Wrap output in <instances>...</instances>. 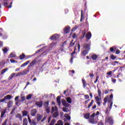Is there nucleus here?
Returning a JSON list of instances; mask_svg holds the SVG:
<instances>
[{
    "label": "nucleus",
    "instance_id": "nucleus-1",
    "mask_svg": "<svg viewBox=\"0 0 125 125\" xmlns=\"http://www.w3.org/2000/svg\"><path fill=\"white\" fill-rule=\"evenodd\" d=\"M27 119L28 120V123H29L30 125H37L38 124L36 121V119H33L31 120L30 118V116L28 115L27 116Z\"/></svg>",
    "mask_w": 125,
    "mask_h": 125
},
{
    "label": "nucleus",
    "instance_id": "nucleus-2",
    "mask_svg": "<svg viewBox=\"0 0 125 125\" xmlns=\"http://www.w3.org/2000/svg\"><path fill=\"white\" fill-rule=\"evenodd\" d=\"M105 122H106V123H108L109 125H114V121H113V118L111 116L106 117L105 119Z\"/></svg>",
    "mask_w": 125,
    "mask_h": 125
},
{
    "label": "nucleus",
    "instance_id": "nucleus-3",
    "mask_svg": "<svg viewBox=\"0 0 125 125\" xmlns=\"http://www.w3.org/2000/svg\"><path fill=\"white\" fill-rule=\"evenodd\" d=\"M110 100L108 101V103H109V104H108V106L109 109L110 110H111V109H112V107L113 106V102H112V100H113V94H111L110 95Z\"/></svg>",
    "mask_w": 125,
    "mask_h": 125
},
{
    "label": "nucleus",
    "instance_id": "nucleus-4",
    "mask_svg": "<svg viewBox=\"0 0 125 125\" xmlns=\"http://www.w3.org/2000/svg\"><path fill=\"white\" fill-rule=\"evenodd\" d=\"M58 39H59V35L58 34H54L50 38L51 41H57Z\"/></svg>",
    "mask_w": 125,
    "mask_h": 125
},
{
    "label": "nucleus",
    "instance_id": "nucleus-5",
    "mask_svg": "<svg viewBox=\"0 0 125 125\" xmlns=\"http://www.w3.org/2000/svg\"><path fill=\"white\" fill-rule=\"evenodd\" d=\"M70 31H71V27L69 26H66L64 27V29L63 30L64 34H69L70 33Z\"/></svg>",
    "mask_w": 125,
    "mask_h": 125
},
{
    "label": "nucleus",
    "instance_id": "nucleus-6",
    "mask_svg": "<svg viewBox=\"0 0 125 125\" xmlns=\"http://www.w3.org/2000/svg\"><path fill=\"white\" fill-rule=\"evenodd\" d=\"M90 44H87V43H85L83 45V48H84L85 49H86V50H88L89 51V50L90 49Z\"/></svg>",
    "mask_w": 125,
    "mask_h": 125
},
{
    "label": "nucleus",
    "instance_id": "nucleus-7",
    "mask_svg": "<svg viewBox=\"0 0 125 125\" xmlns=\"http://www.w3.org/2000/svg\"><path fill=\"white\" fill-rule=\"evenodd\" d=\"M37 64V58H35L33 61H32L28 65V67L30 68V67H33L34 65H36Z\"/></svg>",
    "mask_w": 125,
    "mask_h": 125
},
{
    "label": "nucleus",
    "instance_id": "nucleus-8",
    "mask_svg": "<svg viewBox=\"0 0 125 125\" xmlns=\"http://www.w3.org/2000/svg\"><path fill=\"white\" fill-rule=\"evenodd\" d=\"M35 104L39 108H42V104H43V102H42V101H41L40 102L38 101L35 103Z\"/></svg>",
    "mask_w": 125,
    "mask_h": 125
},
{
    "label": "nucleus",
    "instance_id": "nucleus-9",
    "mask_svg": "<svg viewBox=\"0 0 125 125\" xmlns=\"http://www.w3.org/2000/svg\"><path fill=\"white\" fill-rule=\"evenodd\" d=\"M37 111L36 109H33L30 111V115L32 117H35L36 116V114H37Z\"/></svg>",
    "mask_w": 125,
    "mask_h": 125
},
{
    "label": "nucleus",
    "instance_id": "nucleus-10",
    "mask_svg": "<svg viewBox=\"0 0 125 125\" xmlns=\"http://www.w3.org/2000/svg\"><path fill=\"white\" fill-rule=\"evenodd\" d=\"M22 118H23V116L20 113H18L16 115V119H18L20 121H22Z\"/></svg>",
    "mask_w": 125,
    "mask_h": 125
},
{
    "label": "nucleus",
    "instance_id": "nucleus-11",
    "mask_svg": "<svg viewBox=\"0 0 125 125\" xmlns=\"http://www.w3.org/2000/svg\"><path fill=\"white\" fill-rule=\"evenodd\" d=\"M57 102L59 106L61 105V96H59L57 97Z\"/></svg>",
    "mask_w": 125,
    "mask_h": 125
},
{
    "label": "nucleus",
    "instance_id": "nucleus-12",
    "mask_svg": "<svg viewBox=\"0 0 125 125\" xmlns=\"http://www.w3.org/2000/svg\"><path fill=\"white\" fill-rule=\"evenodd\" d=\"M91 32H88L86 35V40H89L90 39H91Z\"/></svg>",
    "mask_w": 125,
    "mask_h": 125
},
{
    "label": "nucleus",
    "instance_id": "nucleus-13",
    "mask_svg": "<svg viewBox=\"0 0 125 125\" xmlns=\"http://www.w3.org/2000/svg\"><path fill=\"white\" fill-rule=\"evenodd\" d=\"M11 98H12V97L11 96V95H7L6 96H5L4 97V98H3V99H4V101H5V100H6V99H8L9 100H10V99H11Z\"/></svg>",
    "mask_w": 125,
    "mask_h": 125
},
{
    "label": "nucleus",
    "instance_id": "nucleus-14",
    "mask_svg": "<svg viewBox=\"0 0 125 125\" xmlns=\"http://www.w3.org/2000/svg\"><path fill=\"white\" fill-rule=\"evenodd\" d=\"M42 117H43L42 115L37 114V122H40L42 120Z\"/></svg>",
    "mask_w": 125,
    "mask_h": 125
},
{
    "label": "nucleus",
    "instance_id": "nucleus-15",
    "mask_svg": "<svg viewBox=\"0 0 125 125\" xmlns=\"http://www.w3.org/2000/svg\"><path fill=\"white\" fill-rule=\"evenodd\" d=\"M91 58L92 59V60H97L98 56H97L96 54H93L91 56Z\"/></svg>",
    "mask_w": 125,
    "mask_h": 125
},
{
    "label": "nucleus",
    "instance_id": "nucleus-16",
    "mask_svg": "<svg viewBox=\"0 0 125 125\" xmlns=\"http://www.w3.org/2000/svg\"><path fill=\"white\" fill-rule=\"evenodd\" d=\"M13 104V102H12V101H9L8 102V104H7L8 108H11V107H12Z\"/></svg>",
    "mask_w": 125,
    "mask_h": 125
},
{
    "label": "nucleus",
    "instance_id": "nucleus-17",
    "mask_svg": "<svg viewBox=\"0 0 125 125\" xmlns=\"http://www.w3.org/2000/svg\"><path fill=\"white\" fill-rule=\"evenodd\" d=\"M43 105L45 108H47V107H49V106H49V101H47L45 102L43 104Z\"/></svg>",
    "mask_w": 125,
    "mask_h": 125
},
{
    "label": "nucleus",
    "instance_id": "nucleus-18",
    "mask_svg": "<svg viewBox=\"0 0 125 125\" xmlns=\"http://www.w3.org/2000/svg\"><path fill=\"white\" fill-rule=\"evenodd\" d=\"M88 51H89L87 50H83V51H82L81 52V53H82V55H83V56H85V55L88 54Z\"/></svg>",
    "mask_w": 125,
    "mask_h": 125
},
{
    "label": "nucleus",
    "instance_id": "nucleus-19",
    "mask_svg": "<svg viewBox=\"0 0 125 125\" xmlns=\"http://www.w3.org/2000/svg\"><path fill=\"white\" fill-rule=\"evenodd\" d=\"M6 113V109H3V111L1 112L0 118H3V116L5 115Z\"/></svg>",
    "mask_w": 125,
    "mask_h": 125
},
{
    "label": "nucleus",
    "instance_id": "nucleus-20",
    "mask_svg": "<svg viewBox=\"0 0 125 125\" xmlns=\"http://www.w3.org/2000/svg\"><path fill=\"white\" fill-rule=\"evenodd\" d=\"M29 63H30V61H26L25 62L21 65V68H22V67H25V66H27Z\"/></svg>",
    "mask_w": 125,
    "mask_h": 125
},
{
    "label": "nucleus",
    "instance_id": "nucleus-21",
    "mask_svg": "<svg viewBox=\"0 0 125 125\" xmlns=\"http://www.w3.org/2000/svg\"><path fill=\"white\" fill-rule=\"evenodd\" d=\"M93 103H94V100H92L91 101V103L89 104L88 107L86 108V109H89V108H90V107H91V106H92V105H93Z\"/></svg>",
    "mask_w": 125,
    "mask_h": 125
},
{
    "label": "nucleus",
    "instance_id": "nucleus-22",
    "mask_svg": "<svg viewBox=\"0 0 125 125\" xmlns=\"http://www.w3.org/2000/svg\"><path fill=\"white\" fill-rule=\"evenodd\" d=\"M22 125H28V119L27 118L23 119Z\"/></svg>",
    "mask_w": 125,
    "mask_h": 125
},
{
    "label": "nucleus",
    "instance_id": "nucleus-23",
    "mask_svg": "<svg viewBox=\"0 0 125 125\" xmlns=\"http://www.w3.org/2000/svg\"><path fill=\"white\" fill-rule=\"evenodd\" d=\"M19 57L20 60H23V59H25V54L22 53L21 55H20Z\"/></svg>",
    "mask_w": 125,
    "mask_h": 125
},
{
    "label": "nucleus",
    "instance_id": "nucleus-24",
    "mask_svg": "<svg viewBox=\"0 0 125 125\" xmlns=\"http://www.w3.org/2000/svg\"><path fill=\"white\" fill-rule=\"evenodd\" d=\"M58 110V108L57 106H52V113H54L55 111H57Z\"/></svg>",
    "mask_w": 125,
    "mask_h": 125
},
{
    "label": "nucleus",
    "instance_id": "nucleus-25",
    "mask_svg": "<svg viewBox=\"0 0 125 125\" xmlns=\"http://www.w3.org/2000/svg\"><path fill=\"white\" fill-rule=\"evenodd\" d=\"M22 117H26V116L28 115V111L26 110H23L22 112Z\"/></svg>",
    "mask_w": 125,
    "mask_h": 125
},
{
    "label": "nucleus",
    "instance_id": "nucleus-26",
    "mask_svg": "<svg viewBox=\"0 0 125 125\" xmlns=\"http://www.w3.org/2000/svg\"><path fill=\"white\" fill-rule=\"evenodd\" d=\"M82 83H83V87H85V86H86V85H87L86 81H85V80L82 79Z\"/></svg>",
    "mask_w": 125,
    "mask_h": 125
},
{
    "label": "nucleus",
    "instance_id": "nucleus-27",
    "mask_svg": "<svg viewBox=\"0 0 125 125\" xmlns=\"http://www.w3.org/2000/svg\"><path fill=\"white\" fill-rule=\"evenodd\" d=\"M104 102L103 103L104 106L106 105V103H107V101H108V98L107 97H105L104 99Z\"/></svg>",
    "mask_w": 125,
    "mask_h": 125
},
{
    "label": "nucleus",
    "instance_id": "nucleus-28",
    "mask_svg": "<svg viewBox=\"0 0 125 125\" xmlns=\"http://www.w3.org/2000/svg\"><path fill=\"white\" fill-rule=\"evenodd\" d=\"M59 116V113L58 112L56 111L53 114V117L54 118H57Z\"/></svg>",
    "mask_w": 125,
    "mask_h": 125
},
{
    "label": "nucleus",
    "instance_id": "nucleus-29",
    "mask_svg": "<svg viewBox=\"0 0 125 125\" xmlns=\"http://www.w3.org/2000/svg\"><path fill=\"white\" fill-rule=\"evenodd\" d=\"M55 123H56V120L53 119L49 125H55Z\"/></svg>",
    "mask_w": 125,
    "mask_h": 125
},
{
    "label": "nucleus",
    "instance_id": "nucleus-30",
    "mask_svg": "<svg viewBox=\"0 0 125 125\" xmlns=\"http://www.w3.org/2000/svg\"><path fill=\"white\" fill-rule=\"evenodd\" d=\"M64 117L66 118V120H68V121H70V120H71V117L68 114H65Z\"/></svg>",
    "mask_w": 125,
    "mask_h": 125
},
{
    "label": "nucleus",
    "instance_id": "nucleus-31",
    "mask_svg": "<svg viewBox=\"0 0 125 125\" xmlns=\"http://www.w3.org/2000/svg\"><path fill=\"white\" fill-rule=\"evenodd\" d=\"M8 70V68H4L3 70H1L0 72V75H3L6 71Z\"/></svg>",
    "mask_w": 125,
    "mask_h": 125
},
{
    "label": "nucleus",
    "instance_id": "nucleus-32",
    "mask_svg": "<svg viewBox=\"0 0 125 125\" xmlns=\"http://www.w3.org/2000/svg\"><path fill=\"white\" fill-rule=\"evenodd\" d=\"M85 119H89L90 118V114L89 113H86L84 115Z\"/></svg>",
    "mask_w": 125,
    "mask_h": 125
},
{
    "label": "nucleus",
    "instance_id": "nucleus-33",
    "mask_svg": "<svg viewBox=\"0 0 125 125\" xmlns=\"http://www.w3.org/2000/svg\"><path fill=\"white\" fill-rule=\"evenodd\" d=\"M89 123H91V124H94V118L90 117L89 118Z\"/></svg>",
    "mask_w": 125,
    "mask_h": 125
},
{
    "label": "nucleus",
    "instance_id": "nucleus-34",
    "mask_svg": "<svg viewBox=\"0 0 125 125\" xmlns=\"http://www.w3.org/2000/svg\"><path fill=\"white\" fill-rule=\"evenodd\" d=\"M66 101L68 102V103L71 104V103H72V99H71L70 97H68L66 99Z\"/></svg>",
    "mask_w": 125,
    "mask_h": 125
},
{
    "label": "nucleus",
    "instance_id": "nucleus-35",
    "mask_svg": "<svg viewBox=\"0 0 125 125\" xmlns=\"http://www.w3.org/2000/svg\"><path fill=\"white\" fill-rule=\"evenodd\" d=\"M84 17L83 15V10H81V19H80V21L82 22L83 21V19Z\"/></svg>",
    "mask_w": 125,
    "mask_h": 125
},
{
    "label": "nucleus",
    "instance_id": "nucleus-36",
    "mask_svg": "<svg viewBox=\"0 0 125 125\" xmlns=\"http://www.w3.org/2000/svg\"><path fill=\"white\" fill-rule=\"evenodd\" d=\"M15 75H16L15 73H12L11 75L9 76L8 80H11L12 78H13V77L15 76Z\"/></svg>",
    "mask_w": 125,
    "mask_h": 125
},
{
    "label": "nucleus",
    "instance_id": "nucleus-37",
    "mask_svg": "<svg viewBox=\"0 0 125 125\" xmlns=\"http://www.w3.org/2000/svg\"><path fill=\"white\" fill-rule=\"evenodd\" d=\"M77 28H79V27L78 26H75L73 27L71 29V32H75L76 31V30H77Z\"/></svg>",
    "mask_w": 125,
    "mask_h": 125
},
{
    "label": "nucleus",
    "instance_id": "nucleus-38",
    "mask_svg": "<svg viewBox=\"0 0 125 125\" xmlns=\"http://www.w3.org/2000/svg\"><path fill=\"white\" fill-rule=\"evenodd\" d=\"M45 109L47 114H49V113H50V108H49V107H45Z\"/></svg>",
    "mask_w": 125,
    "mask_h": 125
},
{
    "label": "nucleus",
    "instance_id": "nucleus-39",
    "mask_svg": "<svg viewBox=\"0 0 125 125\" xmlns=\"http://www.w3.org/2000/svg\"><path fill=\"white\" fill-rule=\"evenodd\" d=\"M32 98V94H29L26 96L27 100H30Z\"/></svg>",
    "mask_w": 125,
    "mask_h": 125
},
{
    "label": "nucleus",
    "instance_id": "nucleus-40",
    "mask_svg": "<svg viewBox=\"0 0 125 125\" xmlns=\"http://www.w3.org/2000/svg\"><path fill=\"white\" fill-rule=\"evenodd\" d=\"M115 49H116V47H112L110 48V52H114L115 51Z\"/></svg>",
    "mask_w": 125,
    "mask_h": 125
},
{
    "label": "nucleus",
    "instance_id": "nucleus-41",
    "mask_svg": "<svg viewBox=\"0 0 125 125\" xmlns=\"http://www.w3.org/2000/svg\"><path fill=\"white\" fill-rule=\"evenodd\" d=\"M110 58L112 59V60H115V59L117 58V57H116L115 55L112 54L110 55Z\"/></svg>",
    "mask_w": 125,
    "mask_h": 125
},
{
    "label": "nucleus",
    "instance_id": "nucleus-42",
    "mask_svg": "<svg viewBox=\"0 0 125 125\" xmlns=\"http://www.w3.org/2000/svg\"><path fill=\"white\" fill-rule=\"evenodd\" d=\"M95 100L97 101V102H98L101 100V98H99L98 96H96L95 98Z\"/></svg>",
    "mask_w": 125,
    "mask_h": 125
},
{
    "label": "nucleus",
    "instance_id": "nucleus-43",
    "mask_svg": "<svg viewBox=\"0 0 125 125\" xmlns=\"http://www.w3.org/2000/svg\"><path fill=\"white\" fill-rule=\"evenodd\" d=\"M55 46H56V43L54 42H52L51 43V47H55Z\"/></svg>",
    "mask_w": 125,
    "mask_h": 125
},
{
    "label": "nucleus",
    "instance_id": "nucleus-44",
    "mask_svg": "<svg viewBox=\"0 0 125 125\" xmlns=\"http://www.w3.org/2000/svg\"><path fill=\"white\" fill-rule=\"evenodd\" d=\"M82 33L83 34V36L82 38H84V36H85V34H86V31L85 30V29H84L82 31Z\"/></svg>",
    "mask_w": 125,
    "mask_h": 125
},
{
    "label": "nucleus",
    "instance_id": "nucleus-45",
    "mask_svg": "<svg viewBox=\"0 0 125 125\" xmlns=\"http://www.w3.org/2000/svg\"><path fill=\"white\" fill-rule=\"evenodd\" d=\"M74 42V41L72 40L71 42L69 43V45L71 47L75 45V42Z\"/></svg>",
    "mask_w": 125,
    "mask_h": 125
},
{
    "label": "nucleus",
    "instance_id": "nucleus-46",
    "mask_svg": "<svg viewBox=\"0 0 125 125\" xmlns=\"http://www.w3.org/2000/svg\"><path fill=\"white\" fill-rule=\"evenodd\" d=\"M68 108L66 107H63L62 108V110L65 112V113H68Z\"/></svg>",
    "mask_w": 125,
    "mask_h": 125
},
{
    "label": "nucleus",
    "instance_id": "nucleus-47",
    "mask_svg": "<svg viewBox=\"0 0 125 125\" xmlns=\"http://www.w3.org/2000/svg\"><path fill=\"white\" fill-rule=\"evenodd\" d=\"M58 124L59 125H63V121L62 120H59L58 122Z\"/></svg>",
    "mask_w": 125,
    "mask_h": 125
},
{
    "label": "nucleus",
    "instance_id": "nucleus-48",
    "mask_svg": "<svg viewBox=\"0 0 125 125\" xmlns=\"http://www.w3.org/2000/svg\"><path fill=\"white\" fill-rule=\"evenodd\" d=\"M98 93L99 97H101L102 94H101V90H100V89L98 90Z\"/></svg>",
    "mask_w": 125,
    "mask_h": 125
},
{
    "label": "nucleus",
    "instance_id": "nucleus-49",
    "mask_svg": "<svg viewBox=\"0 0 125 125\" xmlns=\"http://www.w3.org/2000/svg\"><path fill=\"white\" fill-rule=\"evenodd\" d=\"M11 63H17V61H15V60L14 59H11L10 60Z\"/></svg>",
    "mask_w": 125,
    "mask_h": 125
},
{
    "label": "nucleus",
    "instance_id": "nucleus-50",
    "mask_svg": "<svg viewBox=\"0 0 125 125\" xmlns=\"http://www.w3.org/2000/svg\"><path fill=\"white\" fill-rule=\"evenodd\" d=\"M21 102H24V101H25V100H26V97L22 96V97H21Z\"/></svg>",
    "mask_w": 125,
    "mask_h": 125
},
{
    "label": "nucleus",
    "instance_id": "nucleus-51",
    "mask_svg": "<svg viewBox=\"0 0 125 125\" xmlns=\"http://www.w3.org/2000/svg\"><path fill=\"white\" fill-rule=\"evenodd\" d=\"M7 125V119H6L4 122L2 124V125Z\"/></svg>",
    "mask_w": 125,
    "mask_h": 125
},
{
    "label": "nucleus",
    "instance_id": "nucleus-52",
    "mask_svg": "<svg viewBox=\"0 0 125 125\" xmlns=\"http://www.w3.org/2000/svg\"><path fill=\"white\" fill-rule=\"evenodd\" d=\"M43 48H42L38 50V51H37L35 53H36V54L40 53V52H41V51H42V50H43Z\"/></svg>",
    "mask_w": 125,
    "mask_h": 125
},
{
    "label": "nucleus",
    "instance_id": "nucleus-53",
    "mask_svg": "<svg viewBox=\"0 0 125 125\" xmlns=\"http://www.w3.org/2000/svg\"><path fill=\"white\" fill-rule=\"evenodd\" d=\"M7 51H8V49H7V48H4L3 49V52L4 53H6Z\"/></svg>",
    "mask_w": 125,
    "mask_h": 125
},
{
    "label": "nucleus",
    "instance_id": "nucleus-54",
    "mask_svg": "<svg viewBox=\"0 0 125 125\" xmlns=\"http://www.w3.org/2000/svg\"><path fill=\"white\" fill-rule=\"evenodd\" d=\"M95 116H96L95 115V113H94L91 116H90V118H92L93 119H94V117H95Z\"/></svg>",
    "mask_w": 125,
    "mask_h": 125
},
{
    "label": "nucleus",
    "instance_id": "nucleus-55",
    "mask_svg": "<svg viewBox=\"0 0 125 125\" xmlns=\"http://www.w3.org/2000/svg\"><path fill=\"white\" fill-rule=\"evenodd\" d=\"M112 71H110L109 72H108L106 73L107 76H111V75H112Z\"/></svg>",
    "mask_w": 125,
    "mask_h": 125
},
{
    "label": "nucleus",
    "instance_id": "nucleus-56",
    "mask_svg": "<svg viewBox=\"0 0 125 125\" xmlns=\"http://www.w3.org/2000/svg\"><path fill=\"white\" fill-rule=\"evenodd\" d=\"M77 38V34L74 33L72 35V38L76 39Z\"/></svg>",
    "mask_w": 125,
    "mask_h": 125
},
{
    "label": "nucleus",
    "instance_id": "nucleus-57",
    "mask_svg": "<svg viewBox=\"0 0 125 125\" xmlns=\"http://www.w3.org/2000/svg\"><path fill=\"white\" fill-rule=\"evenodd\" d=\"M10 57L14 58V57H15L16 56H15V54H14L10 53Z\"/></svg>",
    "mask_w": 125,
    "mask_h": 125
},
{
    "label": "nucleus",
    "instance_id": "nucleus-58",
    "mask_svg": "<svg viewBox=\"0 0 125 125\" xmlns=\"http://www.w3.org/2000/svg\"><path fill=\"white\" fill-rule=\"evenodd\" d=\"M84 98L85 99H89V96L88 95H85Z\"/></svg>",
    "mask_w": 125,
    "mask_h": 125
},
{
    "label": "nucleus",
    "instance_id": "nucleus-59",
    "mask_svg": "<svg viewBox=\"0 0 125 125\" xmlns=\"http://www.w3.org/2000/svg\"><path fill=\"white\" fill-rule=\"evenodd\" d=\"M116 81L117 80H116V79H114V78L111 79V81H112V83H116Z\"/></svg>",
    "mask_w": 125,
    "mask_h": 125
},
{
    "label": "nucleus",
    "instance_id": "nucleus-60",
    "mask_svg": "<svg viewBox=\"0 0 125 125\" xmlns=\"http://www.w3.org/2000/svg\"><path fill=\"white\" fill-rule=\"evenodd\" d=\"M31 56H25V59L27 60V59H29V58H31Z\"/></svg>",
    "mask_w": 125,
    "mask_h": 125
},
{
    "label": "nucleus",
    "instance_id": "nucleus-61",
    "mask_svg": "<svg viewBox=\"0 0 125 125\" xmlns=\"http://www.w3.org/2000/svg\"><path fill=\"white\" fill-rule=\"evenodd\" d=\"M121 53V51L119 49H117L116 52V54H120Z\"/></svg>",
    "mask_w": 125,
    "mask_h": 125
},
{
    "label": "nucleus",
    "instance_id": "nucleus-62",
    "mask_svg": "<svg viewBox=\"0 0 125 125\" xmlns=\"http://www.w3.org/2000/svg\"><path fill=\"white\" fill-rule=\"evenodd\" d=\"M21 74L22 76H24V75H27V71H23L22 72H21Z\"/></svg>",
    "mask_w": 125,
    "mask_h": 125
},
{
    "label": "nucleus",
    "instance_id": "nucleus-63",
    "mask_svg": "<svg viewBox=\"0 0 125 125\" xmlns=\"http://www.w3.org/2000/svg\"><path fill=\"white\" fill-rule=\"evenodd\" d=\"M105 114H106V115H109V111H108V108L106 109V110L105 111Z\"/></svg>",
    "mask_w": 125,
    "mask_h": 125
},
{
    "label": "nucleus",
    "instance_id": "nucleus-64",
    "mask_svg": "<svg viewBox=\"0 0 125 125\" xmlns=\"http://www.w3.org/2000/svg\"><path fill=\"white\" fill-rule=\"evenodd\" d=\"M12 125H21L20 124L17 123H14Z\"/></svg>",
    "mask_w": 125,
    "mask_h": 125
}]
</instances>
